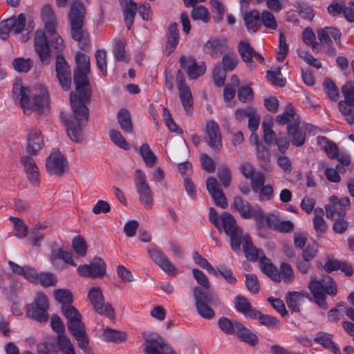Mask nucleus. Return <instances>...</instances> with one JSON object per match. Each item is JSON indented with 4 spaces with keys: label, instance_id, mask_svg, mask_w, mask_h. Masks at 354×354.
<instances>
[{
    "label": "nucleus",
    "instance_id": "a878e982",
    "mask_svg": "<svg viewBox=\"0 0 354 354\" xmlns=\"http://www.w3.org/2000/svg\"><path fill=\"white\" fill-rule=\"evenodd\" d=\"M239 53L248 68L252 71L256 68V64L252 58L254 57L257 51L253 49L248 42L244 41L239 42Z\"/></svg>",
    "mask_w": 354,
    "mask_h": 354
},
{
    "label": "nucleus",
    "instance_id": "de8ad7c7",
    "mask_svg": "<svg viewBox=\"0 0 354 354\" xmlns=\"http://www.w3.org/2000/svg\"><path fill=\"white\" fill-rule=\"evenodd\" d=\"M281 67L277 66L276 71H267L266 79L274 86H284L286 83V79L282 77L281 72Z\"/></svg>",
    "mask_w": 354,
    "mask_h": 354
},
{
    "label": "nucleus",
    "instance_id": "09e8293b",
    "mask_svg": "<svg viewBox=\"0 0 354 354\" xmlns=\"http://www.w3.org/2000/svg\"><path fill=\"white\" fill-rule=\"evenodd\" d=\"M50 259L53 262L57 259H61L67 264L71 265L73 266H76V263L73 259L72 254L62 250V248L53 250L50 255Z\"/></svg>",
    "mask_w": 354,
    "mask_h": 354
},
{
    "label": "nucleus",
    "instance_id": "5701e85b",
    "mask_svg": "<svg viewBox=\"0 0 354 354\" xmlns=\"http://www.w3.org/2000/svg\"><path fill=\"white\" fill-rule=\"evenodd\" d=\"M44 141L41 133L37 129H31L27 133L26 151L35 156L42 149Z\"/></svg>",
    "mask_w": 354,
    "mask_h": 354
},
{
    "label": "nucleus",
    "instance_id": "473e14b6",
    "mask_svg": "<svg viewBox=\"0 0 354 354\" xmlns=\"http://www.w3.org/2000/svg\"><path fill=\"white\" fill-rule=\"evenodd\" d=\"M234 305L239 312L250 319L254 317L257 315V310L252 308L248 300L242 295L235 297Z\"/></svg>",
    "mask_w": 354,
    "mask_h": 354
},
{
    "label": "nucleus",
    "instance_id": "4468645a",
    "mask_svg": "<svg viewBox=\"0 0 354 354\" xmlns=\"http://www.w3.org/2000/svg\"><path fill=\"white\" fill-rule=\"evenodd\" d=\"M259 263L261 271L274 281L280 282L282 279L284 281L288 279V263L283 262L281 264L280 271L273 265L271 260L265 256L259 257Z\"/></svg>",
    "mask_w": 354,
    "mask_h": 354
},
{
    "label": "nucleus",
    "instance_id": "f257e3e1",
    "mask_svg": "<svg viewBox=\"0 0 354 354\" xmlns=\"http://www.w3.org/2000/svg\"><path fill=\"white\" fill-rule=\"evenodd\" d=\"M91 98L86 100L82 95H75L74 92L70 93V102L73 112V118L64 120L68 136L77 143L82 141V128L87 123L89 111L86 106Z\"/></svg>",
    "mask_w": 354,
    "mask_h": 354
},
{
    "label": "nucleus",
    "instance_id": "a19ab883",
    "mask_svg": "<svg viewBox=\"0 0 354 354\" xmlns=\"http://www.w3.org/2000/svg\"><path fill=\"white\" fill-rule=\"evenodd\" d=\"M178 91L179 97L185 111L187 115L192 114L193 111V98L189 88Z\"/></svg>",
    "mask_w": 354,
    "mask_h": 354
},
{
    "label": "nucleus",
    "instance_id": "58836bf2",
    "mask_svg": "<svg viewBox=\"0 0 354 354\" xmlns=\"http://www.w3.org/2000/svg\"><path fill=\"white\" fill-rule=\"evenodd\" d=\"M121 6H122L123 15L127 28L130 30L136 14L137 5L132 0H130L128 3H125V6H123V3Z\"/></svg>",
    "mask_w": 354,
    "mask_h": 354
},
{
    "label": "nucleus",
    "instance_id": "9d476101",
    "mask_svg": "<svg viewBox=\"0 0 354 354\" xmlns=\"http://www.w3.org/2000/svg\"><path fill=\"white\" fill-rule=\"evenodd\" d=\"M134 183L140 201L146 209H151L153 206L152 191L147 182L146 175L141 169L136 170Z\"/></svg>",
    "mask_w": 354,
    "mask_h": 354
},
{
    "label": "nucleus",
    "instance_id": "4be33fe9",
    "mask_svg": "<svg viewBox=\"0 0 354 354\" xmlns=\"http://www.w3.org/2000/svg\"><path fill=\"white\" fill-rule=\"evenodd\" d=\"M204 50L212 58L216 59L228 52L227 41L225 39L219 38L209 39L205 44Z\"/></svg>",
    "mask_w": 354,
    "mask_h": 354
},
{
    "label": "nucleus",
    "instance_id": "cd10ccee",
    "mask_svg": "<svg viewBox=\"0 0 354 354\" xmlns=\"http://www.w3.org/2000/svg\"><path fill=\"white\" fill-rule=\"evenodd\" d=\"M165 37L167 41L165 50L167 54L169 55L174 51L179 42V31L176 22H173L169 26Z\"/></svg>",
    "mask_w": 354,
    "mask_h": 354
},
{
    "label": "nucleus",
    "instance_id": "f3484780",
    "mask_svg": "<svg viewBox=\"0 0 354 354\" xmlns=\"http://www.w3.org/2000/svg\"><path fill=\"white\" fill-rule=\"evenodd\" d=\"M56 76L64 90H68L71 84V72L69 65L62 54L56 55Z\"/></svg>",
    "mask_w": 354,
    "mask_h": 354
},
{
    "label": "nucleus",
    "instance_id": "2eb2a0df",
    "mask_svg": "<svg viewBox=\"0 0 354 354\" xmlns=\"http://www.w3.org/2000/svg\"><path fill=\"white\" fill-rule=\"evenodd\" d=\"M106 270V266L104 261L100 258L94 257L89 264L80 266L77 271L81 277H90L93 279L102 278Z\"/></svg>",
    "mask_w": 354,
    "mask_h": 354
},
{
    "label": "nucleus",
    "instance_id": "bb28decb",
    "mask_svg": "<svg viewBox=\"0 0 354 354\" xmlns=\"http://www.w3.org/2000/svg\"><path fill=\"white\" fill-rule=\"evenodd\" d=\"M255 207H252L248 202L243 201L241 197L237 196L234 198L233 203L231 205L232 210L239 212L241 216L244 219L252 218L255 212Z\"/></svg>",
    "mask_w": 354,
    "mask_h": 354
},
{
    "label": "nucleus",
    "instance_id": "7c9ffc66",
    "mask_svg": "<svg viewBox=\"0 0 354 354\" xmlns=\"http://www.w3.org/2000/svg\"><path fill=\"white\" fill-rule=\"evenodd\" d=\"M332 211H335L333 209ZM327 218L334 221L333 225V231L337 234H343L348 227V222L345 219L344 213L338 214L335 212L327 210Z\"/></svg>",
    "mask_w": 354,
    "mask_h": 354
},
{
    "label": "nucleus",
    "instance_id": "4c0bfd02",
    "mask_svg": "<svg viewBox=\"0 0 354 354\" xmlns=\"http://www.w3.org/2000/svg\"><path fill=\"white\" fill-rule=\"evenodd\" d=\"M244 21L248 31L256 32L261 25L259 12L256 10L246 12L244 15Z\"/></svg>",
    "mask_w": 354,
    "mask_h": 354
},
{
    "label": "nucleus",
    "instance_id": "bf43d9fd",
    "mask_svg": "<svg viewBox=\"0 0 354 354\" xmlns=\"http://www.w3.org/2000/svg\"><path fill=\"white\" fill-rule=\"evenodd\" d=\"M191 17L193 20H201L204 23H207L209 21L210 15L205 6H199L192 9Z\"/></svg>",
    "mask_w": 354,
    "mask_h": 354
},
{
    "label": "nucleus",
    "instance_id": "7ed1b4c3",
    "mask_svg": "<svg viewBox=\"0 0 354 354\" xmlns=\"http://www.w3.org/2000/svg\"><path fill=\"white\" fill-rule=\"evenodd\" d=\"M34 47L40 61L48 64L50 62V53L62 54L64 44L55 29L51 32L37 30L34 38Z\"/></svg>",
    "mask_w": 354,
    "mask_h": 354
},
{
    "label": "nucleus",
    "instance_id": "69168bd1",
    "mask_svg": "<svg viewBox=\"0 0 354 354\" xmlns=\"http://www.w3.org/2000/svg\"><path fill=\"white\" fill-rule=\"evenodd\" d=\"M304 295L299 292H289V308L298 312L299 306L304 300Z\"/></svg>",
    "mask_w": 354,
    "mask_h": 354
},
{
    "label": "nucleus",
    "instance_id": "c85d7f7f",
    "mask_svg": "<svg viewBox=\"0 0 354 354\" xmlns=\"http://www.w3.org/2000/svg\"><path fill=\"white\" fill-rule=\"evenodd\" d=\"M350 207V199L348 197H343L339 199L336 196H331L329 198V203L325 206L326 212L329 209H334L335 213H344L346 216V209Z\"/></svg>",
    "mask_w": 354,
    "mask_h": 354
},
{
    "label": "nucleus",
    "instance_id": "a18cd8bd",
    "mask_svg": "<svg viewBox=\"0 0 354 354\" xmlns=\"http://www.w3.org/2000/svg\"><path fill=\"white\" fill-rule=\"evenodd\" d=\"M140 153L143 158L145 163L149 167H153L156 162L157 158L151 150L147 143L141 145L139 149Z\"/></svg>",
    "mask_w": 354,
    "mask_h": 354
},
{
    "label": "nucleus",
    "instance_id": "5fc2aeb1",
    "mask_svg": "<svg viewBox=\"0 0 354 354\" xmlns=\"http://www.w3.org/2000/svg\"><path fill=\"white\" fill-rule=\"evenodd\" d=\"M238 64V58L234 52L228 51L222 58L223 68L227 71H233Z\"/></svg>",
    "mask_w": 354,
    "mask_h": 354
},
{
    "label": "nucleus",
    "instance_id": "c9c22d12",
    "mask_svg": "<svg viewBox=\"0 0 354 354\" xmlns=\"http://www.w3.org/2000/svg\"><path fill=\"white\" fill-rule=\"evenodd\" d=\"M221 219L223 230L227 235H230L242 230L241 227L238 226L235 218L230 213H223L221 215Z\"/></svg>",
    "mask_w": 354,
    "mask_h": 354
},
{
    "label": "nucleus",
    "instance_id": "39448f33",
    "mask_svg": "<svg viewBox=\"0 0 354 354\" xmlns=\"http://www.w3.org/2000/svg\"><path fill=\"white\" fill-rule=\"evenodd\" d=\"M193 295L198 313L204 319H213L215 313L209 306H222V302L218 295L213 291L205 292L199 287H195L193 289Z\"/></svg>",
    "mask_w": 354,
    "mask_h": 354
},
{
    "label": "nucleus",
    "instance_id": "c03bdc74",
    "mask_svg": "<svg viewBox=\"0 0 354 354\" xmlns=\"http://www.w3.org/2000/svg\"><path fill=\"white\" fill-rule=\"evenodd\" d=\"M243 251L246 258L250 261H257L259 256V252L257 249L254 246L250 239V237L248 235H245V240L243 243Z\"/></svg>",
    "mask_w": 354,
    "mask_h": 354
},
{
    "label": "nucleus",
    "instance_id": "393cba45",
    "mask_svg": "<svg viewBox=\"0 0 354 354\" xmlns=\"http://www.w3.org/2000/svg\"><path fill=\"white\" fill-rule=\"evenodd\" d=\"M333 335L324 331L316 333L313 339L314 342L322 345L324 348L330 350L334 354H341L337 345L333 341Z\"/></svg>",
    "mask_w": 354,
    "mask_h": 354
},
{
    "label": "nucleus",
    "instance_id": "ddd939ff",
    "mask_svg": "<svg viewBox=\"0 0 354 354\" xmlns=\"http://www.w3.org/2000/svg\"><path fill=\"white\" fill-rule=\"evenodd\" d=\"M46 167L47 172L51 175L62 176L69 169L66 158L58 149H53L46 158Z\"/></svg>",
    "mask_w": 354,
    "mask_h": 354
},
{
    "label": "nucleus",
    "instance_id": "412c9836",
    "mask_svg": "<svg viewBox=\"0 0 354 354\" xmlns=\"http://www.w3.org/2000/svg\"><path fill=\"white\" fill-rule=\"evenodd\" d=\"M206 142L214 151H218L222 147V138L218 124L211 120L206 122Z\"/></svg>",
    "mask_w": 354,
    "mask_h": 354
},
{
    "label": "nucleus",
    "instance_id": "f03ea898",
    "mask_svg": "<svg viewBox=\"0 0 354 354\" xmlns=\"http://www.w3.org/2000/svg\"><path fill=\"white\" fill-rule=\"evenodd\" d=\"M12 97L16 104H19L24 113L32 110L39 113H44L49 108L48 92L46 88L40 85L30 91L19 85L13 84Z\"/></svg>",
    "mask_w": 354,
    "mask_h": 354
},
{
    "label": "nucleus",
    "instance_id": "aec40b11",
    "mask_svg": "<svg viewBox=\"0 0 354 354\" xmlns=\"http://www.w3.org/2000/svg\"><path fill=\"white\" fill-rule=\"evenodd\" d=\"M84 70L74 69L73 81L75 85V95H82L86 100L91 97V88L87 74Z\"/></svg>",
    "mask_w": 354,
    "mask_h": 354
},
{
    "label": "nucleus",
    "instance_id": "338daca9",
    "mask_svg": "<svg viewBox=\"0 0 354 354\" xmlns=\"http://www.w3.org/2000/svg\"><path fill=\"white\" fill-rule=\"evenodd\" d=\"M72 246L75 252L80 257H84L86 254L87 245L82 236L75 237L72 241Z\"/></svg>",
    "mask_w": 354,
    "mask_h": 354
},
{
    "label": "nucleus",
    "instance_id": "680f3d73",
    "mask_svg": "<svg viewBox=\"0 0 354 354\" xmlns=\"http://www.w3.org/2000/svg\"><path fill=\"white\" fill-rule=\"evenodd\" d=\"M9 219L14 224L15 235L19 239L24 238L28 232L27 226L18 217L10 216Z\"/></svg>",
    "mask_w": 354,
    "mask_h": 354
},
{
    "label": "nucleus",
    "instance_id": "6ab92c4d",
    "mask_svg": "<svg viewBox=\"0 0 354 354\" xmlns=\"http://www.w3.org/2000/svg\"><path fill=\"white\" fill-rule=\"evenodd\" d=\"M148 253L156 265L165 272L175 275L176 269L169 258L157 247L148 249Z\"/></svg>",
    "mask_w": 354,
    "mask_h": 354
},
{
    "label": "nucleus",
    "instance_id": "c756f323",
    "mask_svg": "<svg viewBox=\"0 0 354 354\" xmlns=\"http://www.w3.org/2000/svg\"><path fill=\"white\" fill-rule=\"evenodd\" d=\"M267 227L280 233L288 232V221H281L277 214H268L266 215Z\"/></svg>",
    "mask_w": 354,
    "mask_h": 354
},
{
    "label": "nucleus",
    "instance_id": "6e6552de",
    "mask_svg": "<svg viewBox=\"0 0 354 354\" xmlns=\"http://www.w3.org/2000/svg\"><path fill=\"white\" fill-rule=\"evenodd\" d=\"M48 308L47 297L43 292H37L34 301L27 307L28 317L40 322H46L48 319Z\"/></svg>",
    "mask_w": 354,
    "mask_h": 354
},
{
    "label": "nucleus",
    "instance_id": "1a4fd4ad",
    "mask_svg": "<svg viewBox=\"0 0 354 354\" xmlns=\"http://www.w3.org/2000/svg\"><path fill=\"white\" fill-rule=\"evenodd\" d=\"M88 299L93 309L100 315L109 318L115 317L114 309L109 302H105L102 290L100 287H93L88 292Z\"/></svg>",
    "mask_w": 354,
    "mask_h": 354
},
{
    "label": "nucleus",
    "instance_id": "79ce46f5",
    "mask_svg": "<svg viewBox=\"0 0 354 354\" xmlns=\"http://www.w3.org/2000/svg\"><path fill=\"white\" fill-rule=\"evenodd\" d=\"M252 319H257L259 322L270 329H274L279 327V321L274 317L261 313L257 310V315Z\"/></svg>",
    "mask_w": 354,
    "mask_h": 354
},
{
    "label": "nucleus",
    "instance_id": "dca6fc26",
    "mask_svg": "<svg viewBox=\"0 0 354 354\" xmlns=\"http://www.w3.org/2000/svg\"><path fill=\"white\" fill-rule=\"evenodd\" d=\"M26 17L20 14L17 17H10L0 23V37L6 40L9 32L12 30L15 34L21 32L25 27Z\"/></svg>",
    "mask_w": 354,
    "mask_h": 354
},
{
    "label": "nucleus",
    "instance_id": "a211bd4d",
    "mask_svg": "<svg viewBox=\"0 0 354 354\" xmlns=\"http://www.w3.org/2000/svg\"><path fill=\"white\" fill-rule=\"evenodd\" d=\"M180 66L187 73L189 80H196L203 75L206 71L205 62L197 63L192 57L181 55L179 59Z\"/></svg>",
    "mask_w": 354,
    "mask_h": 354
},
{
    "label": "nucleus",
    "instance_id": "72a5a7b5",
    "mask_svg": "<svg viewBox=\"0 0 354 354\" xmlns=\"http://www.w3.org/2000/svg\"><path fill=\"white\" fill-rule=\"evenodd\" d=\"M41 15L44 23L45 32L53 31L56 28V18L52 7L49 4L44 6Z\"/></svg>",
    "mask_w": 354,
    "mask_h": 354
},
{
    "label": "nucleus",
    "instance_id": "f8f14e48",
    "mask_svg": "<svg viewBox=\"0 0 354 354\" xmlns=\"http://www.w3.org/2000/svg\"><path fill=\"white\" fill-rule=\"evenodd\" d=\"M299 126L300 118L295 109L289 105V142L297 147L306 142V132Z\"/></svg>",
    "mask_w": 354,
    "mask_h": 354
},
{
    "label": "nucleus",
    "instance_id": "9b49d317",
    "mask_svg": "<svg viewBox=\"0 0 354 354\" xmlns=\"http://www.w3.org/2000/svg\"><path fill=\"white\" fill-rule=\"evenodd\" d=\"M145 354H176L173 348L161 336L150 334L145 340Z\"/></svg>",
    "mask_w": 354,
    "mask_h": 354
},
{
    "label": "nucleus",
    "instance_id": "b1692460",
    "mask_svg": "<svg viewBox=\"0 0 354 354\" xmlns=\"http://www.w3.org/2000/svg\"><path fill=\"white\" fill-rule=\"evenodd\" d=\"M20 162L24 167V170L29 182L34 185H38L39 172L34 159L30 156H24L21 157Z\"/></svg>",
    "mask_w": 354,
    "mask_h": 354
},
{
    "label": "nucleus",
    "instance_id": "2f4dec72",
    "mask_svg": "<svg viewBox=\"0 0 354 354\" xmlns=\"http://www.w3.org/2000/svg\"><path fill=\"white\" fill-rule=\"evenodd\" d=\"M54 297L57 301L62 304V312L64 315L66 308H75L71 305L73 296L68 289H57L54 291Z\"/></svg>",
    "mask_w": 354,
    "mask_h": 354
},
{
    "label": "nucleus",
    "instance_id": "37998d69",
    "mask_svg": "<svg viewBox=\"0 0 354 354\" xmlns=\"http://www.w3.org/2000/svg\"><path fill=\"white\" fill-rule=\"evenodd\" d=\"M118 120L121 129L127 132L133 131V124L131 120L129 111L126 109H122L118 113Z\"/></svg>",
    "mask_w": 354,
    "mask_h": 354
},
{
    "label": "nucleus",
    "instance_id": "e2e57ef3",
    "mask_svg": "<svg viewBox=\"0 0 354 354\" xmlns=\"http://www.w3.org/2000/svg\"><path fill=\"white\" fill-rule=\"evenodd\" d=\"M109 137L111 141L118 147L127 150L129 149V145L124 139L119 131L111 130Z\"/></svg>",
    "mask_w": 354,
    "mask_h": 354
},
{
    "label": "nucleus",
    "instance_id": "052dcab7",
    "mask_svg": "<svg viewBox=\"0 0 354 354\" xmlns=\"http://www.w3.org/2000/svg\"><path fill=\"white\" fill-rule=\"evenodd\" d=\"M97 66L103 75L107 74L106 52L103 49H98L95 54Z\"/></svg>",
    "mask_w": 354,
    "mask_h": 354
},
{
    "label": "nucleus",
    "instance_id": "e433bc0d",
    "mask_svg": "<svg viewBox=\"0 0 354 354\" xmlns=\"http://www.w3.org/2000/svg\"><path fill=\"white\" fill-rule=\"evenodd\" d=\"M317 143L324 150L328 156L331 159H335L338 156V148L337 145L333 142L329 140L326 137L318 136L317 138Z\"/></svg>",
    "mask_w": 354,
    "mask_h": 354
},
{
    "label": "nucleus",
    "instance_id": "4d7b16f0",
    "mask_svg": "<svg viewBox=\"0 0 354 354\" xmlns=\"http://www.w3.org/2000/svg\"><path fill=\"white\" fill-rule=\"evenodd\" d=\"M57 279L55 275L51 272H37V281L44 287L55 286Z\"/></svg>",
    "mask_w": 354,
    "mask_h": 354
},
{
    "label": "nucleus",
    "instance_id": "3c124183",
    "mask_svg": "<svg viewBox=\"0 0 354 354\" xmlns=\"http://www.w3.org/2000/svg\"><path fill=\"white\" fill-rule=\"evenodd\" d=\"M240 323L239 322H232L225 317H221L218 321L220 329L226 335H232L236 332V325Z\"/></svg>",
    "mask_w": 354,
    "mask_h": 354
},
{
    "label": "nucleus",
    "instance_id": "20e7f679",
    "mask_svg": "<svg viewBox=\"0 0 354 354\" xmlns=\"http://www.w3.org/2000/svg\"><path fill=\"white\" fill-rule=\"evenodd\" d=\"M85 16L86 9L83 3L80 1H74L71 6L68 18L71 37L78 42L82 49L87 47L89 42L88 34L83 29Z\"/></svg>",
    "mask_w": 354,
    "mask_h": 354
},
{
    "label": "nucleus",
    "instance_id": "0eeeda50",
    "mask_svg": "<svg viewBox=\"0 0 354 354\" xmlns=\"http://www.w3.org/2000/svg\"><path fill=\"white\" fill-rule=\"evenodd\" d=\"M64 316L68 319L66 325L68 331L76 341L88 337L84 324L82 322V315L75 308H66Z\"/></svg>",
    "mask_w": 354,
    "mask_h": 354
},
{
    "label": "nucleus",
    "instance_id": "8fccbe9b",
    "mask_svg": "<svg viewBox=\"0 0 354 354\" xmlns=\"http://www.w3.org/2000/svg\"><path fill=\"white\" fill-rule=\"evenodd\" d=\"M113 53L117 61L129 62V57L125 53L124 42L122 40L115 39Z\"/></svg>",
    "mask_w": 354,
    "mask_h": 354
},
{
    "label": "nucleus",
    "instance_id": "774afa93",
    "mask_svg": "<svg viewBox=\"0 0 354 354\" xmlns=\"http://www.w3.org/2000/svg\"><path fill=\"white\" fill-rule=\"evenodd\" d=\"M342 91L344 97V101L354 106V83L352 82H346L342 87Z\"/></svg>",
    "mask_w": 354,
    "mask_h": 354
},
{
    "label": "nucleus",
    "instance_id": "6e6d98bb",
    "mask_svg": "<svg viewBox=\"0 0 354 354\" xmlns=\"http://www.w3.org/2000/svg\"><path fill=\"white\" fill-rule=\"evenodd\" d=\"M302 37L304 42L306 44L310 46L314 53L319 52V44L315 41V35L310 28H306L304 29Z\"/></svg>",
    "mask_w": 354,
    "mask_h": 354
},
{
    "label": "nucleus",
    "instance_id": "0e129e2a",
    "mask_svg": "<svg viewBox=\"0 0 354 354\" xmlns=\"http://www.w3.org/2000/svg\"><path fill=\"white\" fill-rule=\"evenodd\" d=\"M76 67L75 69L84 70L90 73V58L82 53H77L75 56Z\"/></svg>",
    "mask_w": 354,
    "mask_h": 354
},
{
    "label": "nucleus",
    "instance_id": "ea45409f",
    "mask_svg": "<svg viewBox=\"0 0 354 354\" xmlns=\"http://www.w3.org/2000/svg\"><path fill=\"white\" fill-rule=\"evenodd\" d=\"M127 338V333L120 330H117L109 327L104 329L103 333V339L106 342L115 343H121Z\"/></svg>",
    "mask_w": 354,
    "mask_h": 354
},
{
    "label": "nucleus",
    "instance_id": "864d4df0",
    "mask_svg": "<svg viewBox=\"0 0 354 354\" xmlns=\"http://www.w3.org/2000/svg\"><path fill=\"white\" fill-rule=\"evenodd\" d=\"M323 87L330 100L337 101L338 100L339 96V90L331 79L326 78L323 83Z\"/></svg>",
    "mask_w": 354,
    "mask_h": 354
},
{
    "label": "nucleus",
    "instance_id": "423d86ee",
    "mask_svg": "<svg viewBox=\"0 0 354 354\" xmlns=\"http://www.w3.org/2000/svg\"><path fill=\"white\" fill-rule=\"evenodd\" d=\"M308 288L315 303L324 309L328 308L326 295L335 296L337 293V284L334 279L328 275L323 277L321 281L312 280L308 284Z\"/></svg>",
    "mask_w": 354,
    "mask_h": 354
},
{
    "label": "nucleus",
    "instance_id": "13d9d810",
    "mask_svg": "<svg viewBox=\"0 0 354 354\" xmlns=\"http://www.w3.org/2000/svg\"><path fill=\"white\" fill-rule=\"evenodd\" d=\"M252 218L255 220V223L259 231V234L261 237H265L266 234L263 233L264 230V221H266V215L263 213V211L258 205L256 206L255 212L252 214Z\"/></svg>",
    "mask_w": 354,
    "mask_h": 354
},
{
    "label": "nucleus",
    "instance_id": "49530a36",
    "mask_svg": "<svg viewBox=\"0 0 354 354\" xmlns=\"http://www.w3.org/2000/svg\"><path fill=\"white\" fill-rule=\"evenodd\" d=\"M12 66L14 69L19 73H28L33 65L30 58L17 57L13 59Z\"/></svg>",
    "mask_w": 354,
    "mask_h": 354
},
{
    "label": "nucleus",
    "instance_id": "603ef678",
    "mask_svg": "<svg viewBox=\"0 0 354 354\" xmlns=\"http://www.w3.org/2000/svg\"><path fill=\"white\" fill-rule=\"evenodd\" d=\"M57 343L62 354H75L71 340L65 335H58Z\"/></svg>",
    "mask_w": 354,
    "mask_h": 354
},
{
    "label": "nucleus",
    "instance_id": "f704fd0d",
    "mask_svg": "<svg viewBox=\"0 0 354 354\" xmlns=\"http://www.w3.org/2000/svg\"><path fill=\"white\" fill-rule=\"evenodd\" d=\"M236 333L241 341L252 346H254L259 342L257 336L241 323L236 325Z\"/></svg>",
    "mask_w": 354,
    "mask_h": 354
}]
</instances>
